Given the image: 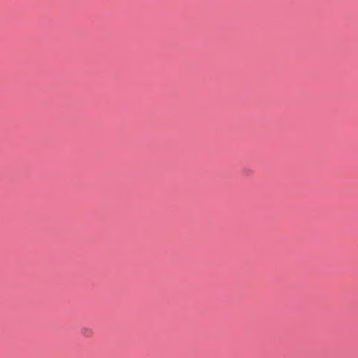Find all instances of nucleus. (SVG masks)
Wrapping results in <instances>:
<instances>
[{"label":"nucleus","instance_id":"f257e3e1","mask_svg":"<svg viewBox=\"0 0 358 358\" xmlns=\"http://www.w3.org/2000/svg\"><path fill=\"white\" fill-rule=\"evenodd\" d=\"M81 334L85 337H91L93 334V331L91 329L84 327L81 329Z\"/></svg>","mask_w":358,"mask_h":358}]
</instances>
